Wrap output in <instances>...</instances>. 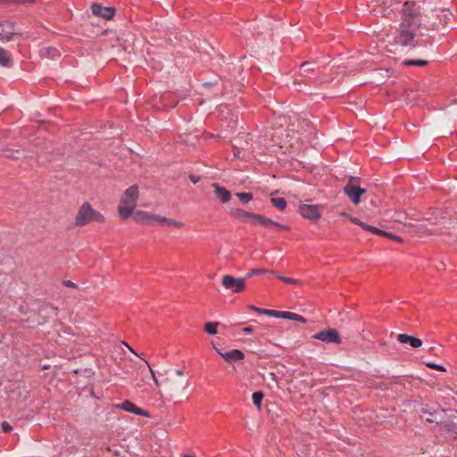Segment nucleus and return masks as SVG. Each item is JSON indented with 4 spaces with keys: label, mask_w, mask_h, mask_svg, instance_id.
I'll return each mask as SVG.
<instances>
[{
    "label": "nucleus",
    "mask_w": 457,
    "mask_h": 457,
    "mask_svg": "<svg viewBox=\"0 0 457 457\" xmlns=\"http://www.w3.org/2000/svg\"><path fill=\"white\" fill-rule=\"evenodd\" d=\"M360 227L367 231H370L371 233H374V234H377V235H379V234H385L384 233V230L378 228H376V227H373L371 225H369L367 223H361L360 224Z\"/></svg>",
    "instance_id": "c756f323"
},
{
    "label": "nucleus",
    "mask_w": 457,
    "mask_h": 457,
    "mask_svg": "<svg viewBox=\"0 0 457 457\" xmlns=\"http://www.w3.org/2000/svg\"><path fill=\"white\" fill-rule=\"evenodd\" d=\"M246 308L248 310L253 311V312H254L256 313H259V314L266 315V312H267V309H262V308L257 307V306L253 305V304L247 305Z\"/></svg>",
    "instance_id": "72a5a7b5"
},
{
    "label": "nucleus",
    "mask_w": 457,
    "mask_h": 457,
    "mask_svg": "<svg viewBox=\"0 0 457 457\" xmlns=\"http://www.w3.org/2000/svg\"><path fill=\"white\" fill-rule=\"evenodd\" d=\"M312 337L317 340L327 343V344H329V343L340 344L341 343V338H340L339 333L336 328H328V329L321 330L319 333L315 334Z\"/></svg>",
    "instance_id": "9b49d317"
},
{
    "label": "nucleus",
    "mask_w": 457,
    "mask_h": 457,
    "mask_svg": "<svg viewBox=\"0 0 457 457\" xmlns=\"http://www.w3.org/2000/svg\"><path fill=\"white\" fill-rule=\"evenodd\" d=\"M215 276V274L209 275V278H212Z\"/></svg>",
    "instance_id": "09e8293b"
},
{
    "label": "nucleus",
    "mask_w": 457,
    "mask_h": 457,
    "mask_svg": "<svg viewBox=\"0 0 457 457\" xmlns=\"http://www.w3.org/2000/svg\"><path fill=\"white\" fill-rule=\"evenodd\" d=\"M322 210L323 206L319 204H301L298 207L300 215L312 223L317 222L321 218Z\"/></svg>",
    "instance_id": "1a4fd4ad"
},
{
    "label": "nucleus",
    "mask_w": 457,
    "mask_h": 457,
    "mask_svg": "<svg viewBox=\"0 0 457 457\" xmlns=\"http://www.w3.org/2000/svg\"><path fill=\"white\" fill-rule=\"evenodd\" d=\"M233 154H234V156L237 159H245V150L237 147L235 145H233Z\"/></svg>",
    "instance_id": "2f4dec72"
},
{
    "label": "nucleus",
    "mask_w": 457,
    "mask_h": 457,
    "mask_svg": "<svg viewBox=\"0 0 457 457\" xmlns=\"http://www.w3.org/2000/svg\"><path fill=\"white\" fill-rule=\"evenodd\" d=\"M242 330L245 334H252L253 332V328L252 326H246L244 327Z\"/></svg>",
    "instance_id": "a19ab883"
},
{
    "label": "nucleus",
    "mask_w": 457,
    "mask_h": 457,
    "mask_svg": "<svg viewBox=\"0 0 457 457\" xmlns=\"http://www.w3.org/2000/svg\"><path fill=\"white\" fill-rule=\"evenodd\" d=\"M183 457H194V456H191V455H184Z\"/></svg>",
    "instance_id": "8fccbe9b"
},
{
    "label": "nucleus",
    "mask_w": 457,
    "mask_h": 457,
    "mask_svg": "<svg viewBox=\"0 0 457 457\" xmlns=\"http://www.w3.org/2000/svg\"><path fill=\"white\" fill-rule=\"evenodd\" d=\"M104 216L95 210L90 203L85 202L79 209L75 217V226L84 227L91 222L104 223Z\"/></svg>",
    "instance_id": "7ed1b4c3"
},
{
    "label": "nucleus",
    "mask_w": 457,
    "mask_h": 457,
    "mask_svg": "<svg viewBox=\"0 0 457 457\" xmlns=\"http://www.w3.org/2000/svg\"><path fill=\"white\" fill-rule=\"evenodd\" d=\"M1 426L3 431L5 433H9L12 430V427L7 421H3Z\"/></svg>",
    "instance_id": "58836bf2"
},
{
    "label": "nucleus",
    "mask_w": 457,
    "mask_h": 457,
    "mask_svg": "<svg viewBox=\"0 0 457 457\" xmlns=\"http://www.w3.org/2000/svg\"><path fill=\"white\" fill-rule=\"evenodd\" d=\"M222 286H245V278H235L230 275H225L221 280Z\"/></svg>",
    "instance_id": "412c9836"
},
{
    "label": "nucleus",
    "mask_w": 457,
    "mask_h": 457,
    "mask_svg": "<svg viewBox=\"0 0 457 457\" xmlns=\"http://www.w3.org/2000/svg\"><path fill=\"white\" fill-rule=\"evenodd\" d=\"M426 366L438 371H445V368L443 365L436 364L434 362H427Z\"/></svg>",
    "instance_id": "c9c22d12"
},
{
    "label": "nucleus",
    "mask_w": 457,
    "mask_h": 457,
    "mask_svg": "<svg viewBox=\"0 0 457 457\" xmlns=\"http://www.w3.org/2000/svg\"><path fill=\"white\" fill-rule=\"evenodd\" d=\"M212 187L217 198L220 200L222 204H226L231 199V193L225 187L220 186L219 183H213Z\"/></svg>",
    "instance_id": "6ab92c4d"
},
{
    "label": "nucleus",
    "mask_w": 457,
    "mask_h": 457,
    "mask_svg": "<svg viewBox=\"0 0 457 457\" xmlns=\"http://www.w3.org/2000/svg\"><path fill=\"white\" fill-rule=\"evenodd\" d=\"M216 352L224 359L228 363H232L237 361L244 360L245 353L238 350L233 349L229 352L222 353L218 348H215Z\"/></svg>",
    "instance_id": "2eb2a0df"
},
{
    "label": "nucleus",
    "mask_w": 457,
    "mask_h": 457,
    "mask_svg": "<svg viewBox=\"0 0 457 457\" xmlns=\"http://www.w3.org/2000/svg\"><path fill=\"white\" fill-rule=\"evenodd\" d=\"M219 324V322H207L204 325V330L210 335H216Z\"/></svg>",
    "instance_id": "c85d7f7f"
},
{
    "label": "nucleus",
    "mask_w": 457,
    "mask_h": 457,
    "mask_svg": "<svg viewBox=\"0 0 457 457\" xmlns=\"http://www.w3.org/2000/svg\"><path fill=\"white\" fill-rule=\"evenodd\" d=\"M90 9L93 15L101 17L106 21L112 20L116 12V9L114 7H105L99 3H93Z\"/></svg>",
    "instance_id": "f8f14e48"
},
{
    "label": "nucleus",
    "mask_w": 457,
    "mask_h": 457,
    "mask_svg": "<svg viewBox=\"0 0 457 457\" xmlns=\"http://www.w3.org/2000/svg\"><path fill=\"white\" fill-rule=\"evenodd\" d=\"M116 407L130 413H134L144 417H149V412L147 411H145L137 407L135 403L129 400H125L120 404H117Z\"/></svg>",
    "instance_id": "4468645a"
},
{
    "label": "nucleus",
    "mask_w": 457,
    "mask_h": 457,
    "mask_svg": "<svg viewBox=\"0 0 457 457\" xmlns=\"http://www.w3.org/2000/svg\"><path fill=\"white\" fill-rule=\"evenodd\" d=\"M384 233H385V234H379V236H382V237H386L391 238V239H393V240H395V241H397V242H402V241H403V239H402L400 237L395 236V235H394V234H393V233H391V232H387V231H385V230H384Z\"/></svg>",
    "instance_id": "f704fd0d"
},
{
    "label": "nucleus",
    "mask_w": 457,
    "mask_h": 457,
    "mask_svg": "<svg viewBox=\"0 0 457 457\" xmlns=\"http://www.w3.org/2000/svg\"><path fill=\"white\" fill-rule=\"evenodd\" d=\"M17 30V23L13 21L5 20L0 22V41L10 42L15 36H21Z\"/></svg>",
    "instance_id": "6e6552de"
},
{
    "label": "nucleus",
    "mask_w": 457,
    "mask_h": 457,
    "mask_svg": "<svg viewBox=\"0 0 457 457\" xmlns=\"http://www.w3.org/2000/svg\"><path fill=\"white\" fill-rule=\"evenodd\" d=\"M138 197L137 185H132L124 191L118 205V212L122 220H128L132 215Z\"/></svg>",
    "instance_id": "f03ea898"
},
{
    "label": "nucleus",
    "mask_w": 457,
    "mask_h": 457,
    "mask_svg": "<svg viewBox=\"0 0 457 457\" xmlns=\"http://www.w3.org/2000/svg\"><path fill=\"white\" fill-rule=\"evenodd\" d=\"M125 345L129 349V351L131 353H133L134 354H136L137 356H139L128 344L125 343Z\"/></svg>",
    "instance_id": "a18cd8bd"
},
{
    "label": "nucleus",
    "mask_w": 457,
    "mask_h": 457,
    "mask_svg": "<svg viewBox=\"0 0 457 457\" xmlns=\"http://www.w3.org/2000/svg\"><path fill=\"white\" fill-rule=\"evenodd\" d=\"M163 383L165 384L167 389L170 392H177L179 390H182L187 387L188 380L187 379H180L176 381L172 378H167Z\"/></svg>",
    "instance_id": "dca6fc26"
},
{
    "label": "nucleus",
    "mask_w": 457,
    "mask_h": 457,
    "mask_svg": "<svg viewBox=\"0 0 457 457\" xmlns=\"http://www.w3.org/2000/svg\"><path fill=\"white\" fill-rule=\"evenodd\" d=\"M229 216L240 222L249 223L251 226H260L268 230L289 231L291 228L287 225L281 224L264 215L245 211L241 208H231Z\"/></svg>",
    "instance_id": "f257e3e1"
},
{
    "label": "nucleus",
    "mask_w": 457,
    "mask_h": 457,
    "mask_svg": "<svg viewBox=\"0 0 457 457\" xmlns=\"http://www.w3.org/2000/svg\"><path fill=\"white\" fill-rule=\"evenodd\" d=\"M445 428L448 432L457 434V423L454 421H449V422L445 423Z\"/></svg>",
    "instance_id": "473e14b6"
},
{
    "label": "nucleus",
    "mask_w": 457,
    "mask_h": 457,
    "mask_svg": "<svg viewBox=\"0 0 457 457\" xmlns=\"http://www.w3.org/2000/svg\"><path fill=\"white\" fill-rule=\"evenodd\" d=\"M236 196L238 197L242 204H247L253 199V195L250 192L237 193Z\"/></svg>",
    "instance_id": "cd10ccee"
},
{
    "label": "nucleus",
    "mask_w": 457,
    "mask_h": 457,
    "mask_svg": "<svg viewBox=\"0 0 457 457\" xmlns=\"http://www.w3.org/2000/svg\"><path fill=\"white\" fill-rule=\"evenodd\" d=\"M351 220H352L354 224L359 225V226H360V224H361V223H364L363 221L360 220L358 218H352V219H351Z\"/></svg>",
    "instance_id": "37998d69"
},
{
    "label": "nucleus",
    "mask_w": 457,
    "mask_h": 457,
    "mask_svg": "<svg viewBox=\"0 0 457 457\" xmlns=\"http://www.w3.org/2000/svg\"><path fill=\"white\" fill-rule=\"evenodd\" d=\"M144 361H145V362L147 364V366H148V368H149V370H150V372H151V375H152V378H153V379H154V382L155 386H160V383H159L158 378H156V376H155V373H154V370L151 368V366H150L149 362H148L146 360H144Z\"/></svg>",
    "instance_id": "e433bc0d"
},
{
    "label": "nucleus",
    "mask_w": 457,
    "mask_h": 457,
    "mask_svg": "<svg viewBox=\"0 0 457 457\" xmlns=\"http://www.w3.org/2000/svg\"><path fill=\"white\" fill-rule=\"evenodd\" d=\"M270 203L279 211H284L287 206V202L284 197H271Z\"/></svg>",
    "instance_id": "b1692460"
},
{
    "label": "nucleus",
    "mask_w": 457,
    "mask_h": 457,
    "mask_svg": "<svg viewBox=\"0 0 457 457\" xmlns=\"http://www.w3.org/2000/svg\"><path fill=\"white\" fill-rule=\"evenodd\" d=\"M266 315L270 317L287 319L295 321H299L301 323H306V319L303 316L291 312L267 309Z\"/></svg>",
    "instance_id": "ddd939ff"
},
{
    "label": "nucleus",
    "mask_w": 457,
    "mask_h": 457,
    "mask_svg": "<svg viewBox=\"0 0 457 457\" xmlns=\"http://www.w3.org/2000/svg\"><path fill=\"white\" fill-rule=\"evenodd\" d=\"M416 29H420V27H411L409 24L403 25V23H401L398 33L395 37V42L396 44H400L403 46L412 45L416 36Z\"/></svg>",
    "instance_id": "0eeeda50"
},
{
    "label": "nucleus",
    "mask_w": 457,
    "mask_h": 457,
    "mask_svg": "<svg viewBox=\"0 0 457 457\" xmlns=\"http://www.w3.org/2000/svg\"><path fill=\"white\" fill-rule=\"evenodd\" d=\"M434 42V37L428 34H423L421 30L420 31V35L414 46H431Z\"/></svg>",
    "instance_id": "4be33fe9"
},
{
    "label": "nucleus",
    "mask_w": 457,
    "mask_h": 457,
    "mask_svg": "<svg viewBox=\"0 0 457 457\" xmlns=\"http://www.w3.org/2000/svg\"><path fill=\"white\" fill-rule=\"evenodd\" d=\"M232 293H241L245 287H232Z\"/></svg>",
    "instance_id": "c03bdc74"
},
{
    "label": "nucleus",
    "mask_w": 457,
    "mask_h": 457,
    "mask_svg": "<svg viewBox=\"0 0 457 457\" xmlns=\"http://www.w3.org/2000/svg\"><path fill=\"white\" fill-rule=\"evenodd\" d=\"M176 374H177L178 376H182V375H183V371H182V370H176Z\"/></svg>",
    "instance_id": "de8ad7c7"
},
{
    "label": "nucleus",
    "mask_w": 457,
    "mask_h": 457,
    "mask_svg": "<svg viewBox=\"0 0 457 457\" xmlns=\"http://www.w3.org/2000/svg\"><path fill=\"white\" fill-rule=\"evenodd\" d=\"M62 286H77V285L71 280H63Z\"/></svg>",
    "instance_id": "79ce46f5"
},
{
    "label": "nucleus",
    "mask_w": 457,
    "mask_h": 457,
    "mask_svg": "<svg viewBox=\"0 0 457 457\" xmlns=\"http://www.w3.org/2000/svg\"><path fill=\"white\" fill-rule=\"evenodd\" d=\"M448 19L449 18H448L447 13H443L442 15H436V20H438L439 23H437L436 21H432V22L427 21V23H425L421 29H424L427 31L438 30L439 25H441L443 28L446 27Z\"/></svg>",
    "instance_id": "f3484780"
},
{
    "label": "nucleus",
    "mask_w": 457,
    "mask_h": 457,
    "mask_svg": "<svg viewBox=\"0 0 457 457\" xmlns=\"http://www.w3.org/2000/svg\"><path fill=\"white\" fill-rule=\"evenodd\" d=\"M159 223H163V224H166L169 226H174L179 228H180L184 226V224L181 221H177V220H171L170 218H166V217H163L161 215L159 218Z\"/></svg>",
    "instance_id": "a878e982"
},
{
    "label": "nucleus",
    "mask_w": 457,
    "mask_h": 457,
    "mask_svg": "<svg viewBox=\"0 0 457 457\" xmlns=\"http://www.w3.org/2000/svg\"><path fill=\"white\" fill-rule=\"evenodd\" d=\"M61 55V51L54 46H45L39 50V56L42 59L57 60Z\"/></svg>",
    "instance_id": "a211bd4d"
},
{
    "label": "nucleus",
    "mask_w": 457,
    "mask_h": 457,
    "mask_svg": "<svg viewBox=\"0 0 457 457\" xmlns=\"http://www.w3.org/2000/svg\"><path fill=\"white\" fill-rule=\"evenodd\" d=\"M131 216L137 223L146 226L154 225L155 222H159L160 218V215L158 214L149 213L141 210L136 211L132 213Z\"/></svg>",
    "instance_id": "9d476101"
},
{
    "label": "nucleus",
    "mask_w": 457,
    "mask_h": 457,
    "mask_svg": "<svg viewBox=\"0 0 457 457\" xmlns=\"http://www.w3.org/2000/svg\"><path fill=\"white\" fill-rule=\"evenodd\" d=\"M360 178L351 177L346 185L344 187V193L354 204L361 202V197L366 193V189L360 187Z\"/></svg>",
    "instance_id": "423d86ee"
},
{
    "label": "nucleus",
    "mask_w": 457,
    "mask_h": 457,
    "mask_svg": "<svg viewBox=\"0 0 457 457\" xmlns=\"http://www.w3.org/2000/svg\"><path fill=\"white\" fill-rule=\"evenodd\" d=\"M300 71L302 75L308 76L309 73L314 72V68L312 62H304L300 65Z\"/></svg>",
    "instance_id": "bb28decb"
},
{
    "label": "nucleus",
    "mask_w": 457,
    "mask_h": 457,
    "mask_svg": "<svg viewBox=\"0 0 457 457\" xmlns=\"http://www.w3.org/2000/svg\"><path fill=\"white\" fill-rule=\"evenodd\" d=\"M263 397L264 394L262 391H256L252 395L253 403L256 406L258 411L262 410V402Z\"/></svg>",
    "instance_id": "393cba45"
},
{
    "label": "nucleus",
    "mask_w": 457,
    "mask_h": 457,
    "mask_svg": "<svg viewBox=\"0 0 457 457\" xmlns=\"http://www.w3.org/2000/svg\"><path fill=\"white\" fill-rule=\"evenodd\" d=\"M0 4H10V0H0Z\"/></svg>",
    "instance_id": "49530a36"
},
{
    "label": "nucleus",
    "mask_w": 457,
    "mask_h": 457,
    "mask_svg": "<svg viewBox=\"0 0 457 457\" xmlns=\"http://www.w3.org/2000/svg\"><path fill=\"white\" fill-rule=\"evenodd\" d=\"M403 63L407 66H426L428 62L425 60H405Z\"/></svg>",
    "instance_id": "7c9ffc66"
},
{
    "label": "nucleus",
    "mask_w": 457,
    "mask_h": 457,
    "mask_svg": "<svg viewBox=\"0 0 457 457\" xmlns=\"http://www.w3.org/2000/svg\"><path fill=\"white\" fill-rule=\"evenodd\" d=\"M253 276H260L262 278L257 281L258 283H272L276 278L287 284H297L298 282L293 278L278 276L275 272L265 269H253L246 275L248 278H252Z\"/></svg>",
    "instance_id": "39448f33"
},
{
    "label": "nucleus",
    "mask_w": 457,
    "mask_h": 457,
    "mask_svg": "<svg viewBox=\"0 0 457 457\" xmlns=\"http://www.w3.org/2000/svg\"><path fill=\"white\" fill-rule=\"evenodd\" d=\"M12 63V57L8 51L0 47V65L3 67H9Z\"/></svg>",
    "instance_id": "5701e85b"
},
{
    "label": "nucleus",
    "mask_w": 457,
    "mask_h": 457,
    "mask_svg": "<svg viewBox=\"0 0 457 457\" xmlns=\"http://www.w3.org/2000/svg\"><path fill=\"white\" fill-rule=\"evenodd\" d=\"M397 340L401 344H409L412 348H419L422 345V340L407 334H399L397 336Z\"/></svg>",
    "instance_id": "aec40b11"
},
{
    "label": "nucleus",
    "mask_w": 457,
    "mask_h": 457,
    "mask_svg": "<svg viewBox=\"0 0 457 457\" xmlns=\"http://www.w3.org/2000/svg\"><path fill=\"white\" fill-rule=\"evenodd\" d=\"M188 178L191 180V182L194 183V184H196V183H198L200 181V177L195 176L193 174H190Z\"/></svg>",
    "instance_id": "ea45409f"
},
{
    "label": "nucleus",
    "mask_w": 457,
    "mask_h": 457,
    "mask_svg": "<svg viewBox=\"0 0 457 457\" xmlns=\"http://www.w3.org/2000/svg\"><path fill=\"white\" fill-rule=\"evenodd\" d=\"M419 9L420 7L414 2L406 1L403 4L401 9L402 13V22L403 25H408L411 27H420V20H419Z\"/></svg>",
    "instance_id": "20e7f679"
},
{
    "label": "nucleus",
    "mask_w": 457,
    "mask_h": 457,
    "mask_svg": "<svg viewBox=\"0 0 457 457\" xmlns=\"http://www.w3.org/2000/svg\"><path fill=\"white\" fill-rule=\"evenodd\" d=\"M36 0H10V4H33Z\"/></svg>",
    "instance_id": "4c0bfd02"
}]
</instances>
